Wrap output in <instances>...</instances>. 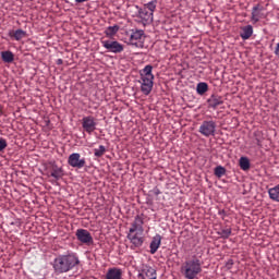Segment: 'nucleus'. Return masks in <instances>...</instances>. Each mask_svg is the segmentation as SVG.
<instances>
[{"instance_id":"obj_22","label":"nucleus","mask_w":279,"mask_h":279,"mask_svg":"<svg viewBox=\"0 0 279 279\" xmlns=\"http://www.w3.org/2000/svg\"><path fill=\"white\" fill-rule=\"evenodd\" d=\"M51 177L57 181L61 180L63 177L62 168L58 167L57 165H53L51 169Z\"/></svg>"},{"instance_id":"obj_11","label":"nucleus","mask_w":279,"mask_h":279,"mask_svg":"<svg viewBox=\"0 0 279 279\" xmlns=\"http://www.w3.org/2000/svg\"><path fill=\"white\" fill-rule=\"evenodd\" d=\"M138 279H157V270L151 266H144L142 272L137 275Z\"/></svg>"},{"instance_id":"obj_18","label":"nucleus","mask_w":279,"mask_h":279,"mask_svg":"<svg viewBox=\"0 0 279 279\" xmlns=\"http://www.w3.org/2000/svg\"><path fill=\"white\" fill-rule=\"evenodd\" d=\"M138 15H140V19H142L145 22H149L154 20V12L147 11L146 9H140Z\"/></svg>"},{"instance_id":"obj_29","label":"nucleus","mask_w":279,"mask_h":279,"mask_svg":"<svg viewBox=\"0 0 279 279\" xmlns=\"http://www.w3.org/2000/svg\"><path fill=\"white\" fill-rule=\"evenodd\" d=\"M251 36H253V26L247 25L245 26V39H248Z\"/></svg>"},{"instance_id":"obj_9","label":"nucleus","mask_w":279,"mask_h":279,"mask_svg":"<svg viewBox=\"0 0 279 279\" xmlns=\"http://www.w3.org/2000/svg\"><path fill=\"white\" fill-rule=\"evenodd\" d=\"M75 236H77L80 243L88 246L94 244V238L86 229H77V231H75Z\"/></svg>"},{"instance_id":"obj_19","label":"nucleus","mask_w":279,"mask_h":279,"mask_svg":"<svg viewBox=\"0 0 279 279\" xmlns=\"http://www.w3.org/2000/svg\"><path fill=\"white\" fill-rule=\"evenodd\" d=\"M268 197H270L271 201L279 203V184L268 189Z\"/></svg>"},{"instance_id":"obj_4","label":"nucleus","mask_w":279,"mask_h":279,"mask_svg":"<svg viewBox=\"0 0 279 279\" xmlns=\"http://www.w3.org/2000/svg\"><path fill=\"white\" fill-rule=\"evenodd\" d=\"M145 32L144 31H134L129 38V44L133 47L143 49L145 47Z\"/></svg>"},{"instance_id":"obj_2","label":"nucleus","mask_w":279,"mask_h":279,"mask_svg":"<svg viewBox=\"0 0 279 279\" xmlns=\"http://www.w3.org/2000/svg\"><path fill=\"white\" fill-rule=\"evenodd\" d=\"M182 274L185 279H196L202 274V262L196 256L185 262L182 266Z\"/></svg>"},{"instance_id":"obj_28","label":"nucleus","mask_w":279,"mask_h":279,"mask_svg":"<svg viewBox=\"0 0 279 279\" xmlns=\"http://www.w3.org/2000/svg\"><path fill=\"white\" fill-rule=\"evenodd\" d=\"M106 153L105 146H99V148L94 149V155L96 158H101Z\"/></svg>"},{"instance_id":"obj_12","label":"nucleus","mask_w":279,"mask_h":279,"mask_svg":"<svg viewBox=\"0 0 279 279\" xmlns=\"http://www.w3.org/2000/svg\"><path fill=\"white\" fill-rule=\"evenodd\" d=\"M264 5L257 4L255 7L252 8V23L256 24L259 22L260 19L264 17Z\"/></svg>"},{"instance_id":"obj_23","label":"nucleus","mask_w":279,"mask_h":279,"mask_svg":"<svg viewBox=\"0 0 279 279\" xmlns=\"http://www.w3.org/2000/svg\"><path fill=\"white\" fill-rule=\"evenodd\" d=\"M119 31H120V26L113 25V26L106 28L105 35L107 38H113L116 36V34L119 33Z\"/></svg>"},{"instance_id":"obj_15","label":"nucleus","mask_w":279,"mask_h":279,"mask_svg":"<svg viewBox=\"0 0 279 279\" xmlns=\"http://www.w3.org/2000/svg\"><path fill=\"white\" fill-rule=\"evenodd\" d=\"M9 37L14 39L15 41H20L23 38H27V32L23 29H11L9 31Z\"/></svg>"},{"instance_id":"obj_34","label":"nucleus","mask_w":279,"mask_h":279,"mask_svg":"<svg viewBox=\"0 0 279 279\" xmlns=\"http://www.w3.org/2000/svg\"><path fill=\"white\" fill-rule=\"evenodd\" d=\"M87 1H89V0H75V3L82 4V3H85V2H87Z\"/></svg>"},{"instance_id":"obj_32","label":"nucleus","mask_w":279,"mask_h":279,"mask_svg":"<svg viewBox=\"0 0 279 279\" xmlns=\"http://www.w3.org/2000/svg\"><path fill=\"white\" fill-rule=\"evenodd\" d=\"M274 54H276L277 58L279 59V43L276 46V50H274Z\"/></svg>"},{"instance_id":"obj_25","label":"nucleus","mask_w":279,"mask_h":279,"mask_svg":"<svg viewBox=\"0 0 279 279\" xmlns=\"http://www.w3.org/2000/svg\"><path fill=\"white\" fill-rule=\"evenodd\" d=\"M226 174H227V169L223 168L222 166H218L214 169V175L217 177L218 179H221Z\"/></svg>"},{"instance_id":"obj_7","label":"nucleus","mask_w":279,"mask_h":279,"mask_svg":"<svg viewBox=\"0 0 279 279\" xmlns=\"http://www.w3.org/2000/svg\"><path fill=\"white\" fill-rule=\"evenodd\" d=\"M68 165L76 169H83L86 167V159L82 158L78 153H73L68 158Z\"/></svg>"},{"instance_id":"obj_26","label":"nucleus","mask_w":279,"mask_h":279,"mask_svg":"<svg viewBox=\"0 0 279 279\" xmlns=\"http://www.w3.org/2000/svg\"><path fill=\"white\" fill-rule=\"evenodd\" d=\"M157 4H158V1L153 0V1H149L148 3H145L144 9L154 13V12H156Z\"/></svg>"},{"instance_id":"obj_24","label":"nucleus","mask_w":279,"mask_h":279,"mask_svg":"<svg viewBox=\"0 0 279 279\" xmlns=\"http://www.w3.org/2000/svg\"><path fill=\"white\" fill-rule=\"evenodd\" d=\"M208 90L207 83H198L196 86V93L201 96H204Z\"/></svg>"},{"instance_id":"obj_33","label":"nucleus","mask_w":279,"mask_h":279,"mask_svg":"<svg viewBox=\"0 0 279 279\" xmlns=\"http://www.w3.org/2000/svg\"><path fill=\"white\" fill-rule=\"evenodd\" d=\"M251 167L250 160L246 158L245 159V171H247Z\"/></svg>"},{"instance_id":"obj_1","label":"nucleus","mask_w":279,"mask_h":279,"mask_svg":"<svg viewBox=\"0 0 279 279\" xmlns=\"http://www.w3.org/2000/svg\"><path fill=\"white\" fill-rule=\"evenodd\" d=\"M80 265V259L75 253H70L66 255H59L54 257L52 262V268L54 274L62 275L72 271Z\"/></svg>"},{"instance_id":"obj_35","label":"nucleus","mask_w":279,"mask_h":279,"mask_svg":"<svg viewBox=\"0 0 279 279\" xmlns=\"http://www.w3.org/2000/svg\"><path fill=\"white\" fill-rule=\"evenodd\" d=\"M154 194H155V196H158L160 194L159 189H154Z\"/></svg>"},{"instance_id":"obj_10","label":"nucleus","mask_w":279,"mask_h":279,"mask_svg":"<svg viewBox=\"0 0 279 279\" xmlns=\"http://www.w3.org/2000/svg\"><path fill=\"white\" fill-rule=\"evenodd\" d=\"M155 77H140L141 90L145 96L151 94Z\"/></svg>"},{"instance_id":"obj_14","label":"nucleus","mask_w":279,"mask_h":279,"mask_svg":"<svg viewBox=\"0 0 279 279\" xmlns=\"http://www.w3.org/2000/svg\"><path fill=\"white\" fill-rule=\"evenodd\" d=\"M162 242V236L159 235V234H156L154 238H153V241H150V244H149V248H150V254H156L160 247V243Z\"/></svg>"},{"instance_id":"obj_3","label":"nucleus","mask_w":279,"mask_h":279,"mask_svg":"<svg viewBox=\"0 0 279 279\" xmlns=\"http://www.w3.org/2000/svg\"><path fill=\"white\" fill-rule=\"evenodd\" d=\"M100 44L102 48L109 52H112L113 54H120L122 51H124V45L117 40L101 39Z\"/></svg>"},{"instance_id":"obj_5","label":"nucleus","mask_w":279,"mask_h":279,"mask_svg":"<svg viewBox=\"0 0 279 279\" xmlns=\"http://www.w3.org/2000/svg\"><path fill=\"white\" fill-rule=\"evenodd\" d=\"M216 121L215 120H204L201 128H198V132H201V134L203 136H215L216 134Z\"/></svg>"},{"instance_id":"obj_6","label":"nucleus","mask_w":279,"mask_h":279,"mask_svg":"<svg viewBox=\"0 0 279 279\" xmlns=\"http://www.w3.org/2000/svg\"><path fill=\"white\" fill-rule=\"evenodd\" d=\"M143 232L145 231L129 229L128 239L129 241H131L134 247H142L143 243H145V238H143Z\"/></svg>"},{"instance_id":"obj_30","label":"nucleus","mask_w":279,"mask_h":279,"mask_svg":"<svg viewBox=\"0 0 279 279\" xmlns=\"http://www.w3.org/2000/svg\"><path fill=\"white\" fill-rule=\"evenodd\" d=\"M8 147V142L3 137H0V153H2Z\"/></svg>"},{"instance_id":"obj_27","label":"nucleus","mask_w":279,"mask_h":279,"mask_svg":"<svg viewBox=\"0 0 279 279\" xmlns=\"http://www.w3.org/2000/svg\"><path fill=\"white\" fill-rule=\"evenodd\" d=\"M218 234L222 239H229V236H231V234H232V230H231V228H225V229L220 230L218 232Z\"/></svg>"},{"instance_id":"obj_31","label":"nucleus","mask_w":279,"mask_h":279,"mask_svg":"<svg viewBox=\"0 0 279 279\" xmlns=\"http://www.w3.org/2000/svg\"><path fill=\"white\" fill-rule=\"evenodd\" d=\"M239 165H240L241 170H242V171H245V157H244V156H242V157L240 158Z\"/></svg>"},{"instance_id":"obj_16","label":"nucleus","mask_w":279,"mask_h":279,"mask_svg":"<svg viewBox=\"0 0 279 279\" xmlns=\"http://www.w3.org/2000/svg\"><path fill=\"white\" fill-rule=\"evenodd\" d=\"M208 107L213 109H217V107L221 106L223 104V98L218 95H211L208 99Z\"/></svg>"},{"instance_id":"obj_17","label":"nucleus","mask_w":279,"mask_h":279,"mask_svg":"<svg viewBox=\"0 0 279 279\" xmlns=\"http://www.w3.org/2000/svg\"><path fill=\"white\" fill-rule=\"evenodd\" d=\"M105 279H122V270L120 268H110L107 270Z\"/></svg>"},{"instance_id":"obj_21","label":"nucleus","mask_w":279,"mask_h":279,"mask_svg":"<svg viewBox=\"0 0 279 279\" xmlns=\"http://www.w3.org/2000/svg\"><path fill=\"white\" fill-rule=\"evenodd\" d=\"M2 60L7 64H11L14 62V53L12 51H2L0 52Z\"/></svg>"},{"instance_id":"obj_37","label":"nucleus","mask_w":279,"mask_h":279,"mask_svg":"<svg viewBox=\"0 0 279 279\" xmlns=\"http://www.w3.org/2000/svg\"><path fill=\"white\" fill-rule=\"evenodd\" d=\"M241 38L244 40L245 39V33H241Z\"/></svg>"},{"instance_id":"obj_13","label":"nucleus","mask_w":279,"mask_h":279,"mask_svg":"<svg viewBox=\"0 0 279 279\" xmlns=\"http://www.w3.org/2000/svg\"><path fill=\"white\" fill-rule=\"evenodd\" d=\"M144 225H145V218L143 217V214L137 215L131 225V229H129V230H136L140 232L145 231V229L143 228Z\"/></svg>"},{"instance_id":"obj_36","label":"nucleus","mask_w":279,"mask_h":279,"mask_svg":"<svg viewBox=\"0 0 279 279\" xmlns=\"http://www.w3.org/2000/svg\"><path fill=\"white\" fill-rule=\"evenodd\" d=\"M62 63H63L62 59H58V60H57V64H58V65H61Z\"/></svg>"},{"instance_id":"obj_8","label":"nucleus","mask_w":279,"mask_h":279,"mask_svg":"<svg viewBox=\"0 0 279 279\" xmlns=\"http://www.w3.org/2000/svg\"><path fill=\"white\" fill-rule=\"evenodd\" d=\"M82 125L84 132L88 133L89 135L93 134L97 130V121L93 116H86L82 120Z\"/></svg>"},{"instance_id":"obj_20","label":"nucleus","mask_w":279,"mask_h":279,"mask_svg":"<svg viewBox=\"0 0 279 279\" xmlns=\"http://www.w3.org/2000/svg\"><path fill=\"white\" fill-rule=\"evenodd\" d=\"M140 77L155 78L153 65H145L144 69L140 71Z\"/></svg>"}]
</instances>
